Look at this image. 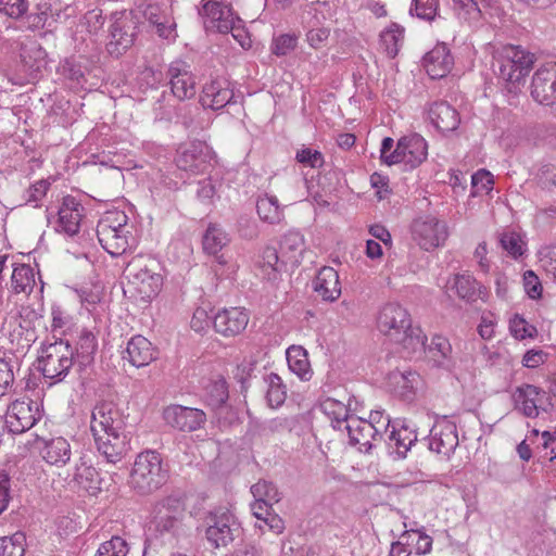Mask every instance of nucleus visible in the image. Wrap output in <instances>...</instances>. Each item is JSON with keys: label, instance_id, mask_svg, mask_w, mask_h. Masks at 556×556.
<instances>
[{"label": "nucleus", "instance_id": "nucleus-27", "mask_svg": "<svg viewBox=\"0 0 556 556\" xmlns=\"http://www.w3.org/2000/svg\"><path fill=\"white\" fill-rule=\"evenodd\" d=\"M447 289L467 303H473L479 299L484 300L488 294L486 288L469 274H455L448 279Z\"/></svg>", "mask_w": 556, "mask_h": 556}, {"label": "nucleus", "instance_id": "nucleus-35", "mask_svg": "<svg viewBox=\"0 0 556 556\" xmlns=\"http://www.w3.org/2000/svg\"><path fill=\"white\" fill-rule=\"evenodd\" d=\"M304 237L299 231H289L280 240L281 263L300 265L305 250Z\"/></svg>", "mask_w": 556, "mask_h": 556}, {"label": "nucleus", "instance_id": "nucleus-17", "mask_svg": "<svg viewBox=\"0 0 556 556\" xmlns=\"http://www.w3.org/2000/svg\"><path fill=\"white\" fill-rule=\"evenodd\" d=\"M428 155V143L418 134L402 137L392 151L391 162L404 163L409 168L419 166Z\"/></svg>", "mask_w": 556, "mask_h": 556}, {"label": "nucleus", "instance_id": "nucleus-23", "mask_svg": "<svg viewBox=\"0 0 556 556\" xmlns=\"http://www.w3.org/2000/svg\"><path fill=\"white\" fill-rule=\"evenodd\" d=\"M39 418L37 403L15 401L9 408L5 422L10 432L20 434L33 428Z\"/></svg>", "mask_w": 556, "mask_h": 556}, {"label": "nucleus", "instance_id": "nucleus-33", "mask_svg": "<svg viewBox=\"0 0 556 556\" xmlns=\"http://www.w3.org/2000/svg\"><path fill=\"white\" fill-rule=\"evenodd\" d=\"M314 291L326 302H334L341 295L339 274L329 266L323 267L313 280Z\"/></svg>", "mask_w": 556, "mask_h": 556}, {"label": "nucleus", "instance_id": "nucleus-57", "mask_svg": "<svg viewBox=\"0 0 556 556\" xmlns=\"http://www.w3.org/2000/svg\"><path fill=\"white\" fill-rule=\"evenodd\" d=\"M394 379H396L397 384H401V396L404 399H410V396L415 393V388L419 380V375L413 371L400 372L399 375H394Z\"/></svg>", "mask_w": 556, "mask_h": 556}, {"label": "nucleus", "instance_id": "nucleus-51", "mask_svg": "<svg viewBox=\"0 0 556 556\" xmlns=\"http://www.w3.org/2000/svg\"><path fill=\"white\" fill-rule=\"evenodd\" d=\"M439 10V0H412L409 14L420 20L432 22Z\"/></svg>", "mask_w": 556, "mask_h": 556}, {"label": "nucleus", "instance_id": "nucleus-55", "mask_svg": "<svg viewBox=\"0 0 556 556\" xmlns=\"http://www.w3.org/2000/svg\"><path fill=\"white\" fill-rule=\"evenodd\" d=\"M509 330L511 334L519 340L533 338L536 334V328L528 325L526 319L518 314L510 319Z\"/></svg>", "mask_w": 556, "mask_h": 556}, {"label": "nucleus", "instance_id": "nucleus-1", "mask_svg": "<svg viewBox=\"0 0 556 556\" xmlns=\"http://www.w3.org/2000/svg\"><path fill=\"white\" fill-rule=\"evenodd\" d=\"M377 327L380 332L407 350L416 351L425 348L426 336L419 327L412 326L407 309L397 303H388L381 307L377 317Z\"/></svg>", "mask_w": 556, "mask_h": 556}, {"label": "nucleus", "instance_id": "nucleus-25", "mask_svg": "<svg viewBox=\"0 0 556 556\" xmlns=\"http://www.w3.org/2000/svg\"><path fill=\"white\" fill-rule=\"evenodd\" d=\"M85 207L72 195H66L58 210L55 231L73 237L78 233Z\"/></svg>", "mask_w": 556, "mask_h": 556}, {"label": "nucleus", "instance_id": "nucleus-46", "mask_svg": "<svg viewBox=\"0 0 556 556\" xmlns=\"http://www.w3.org/2000/svg\"><path fill=\"white\" fill-rule=\"evenodd\" d=\"M275 247H266L262 252L261 269L268 281H276L287 263H281V254Z\"/></svg>", "mask_w": 556, "mask_h": 556}, {"label": "nucleus", "instance_id": "nucleus-54", "mask_svg": "<svg viewBox=\"0 0 556 556\" xmlns=\"http://www.w3.org/2000/svg\"><path fill=\"white\" fill-rule=\"evenodd\" d=\"M500 243L511 257L518 258L523 255V242L516 232H505L500 238Z\"/></svg>", "mask_w": 556, "mask_h": 556}, {"label": "nucleus", "instance_id": "nucleus-34", "mask_svg": "<svg viewBox=\"0 0 556 556\" xmlns=\"http://www.w3.org/2000/svg\"><path fill=\"white\" fill-rule=\"evenodd\" d=\"M43 445L40 455L46 463L56 467L65 466L72 457L71 443L63 437H55L49 440L41 439Z\"/></svg>", "mask_w": 556, "mask_h": 556}, {"label": "nucleus", "instance_id": "nucleus-39", "mask_svg": "<svg viewBox=\"0 0 556 556\" xmlns=\"http://www.w3.org/2000/svg\"><path fill=\"white\" fill-rule=\"evenodd\" d=\"M256 213L262 222L270 225L279 224L283 218L277 197L267 193L257 198Z\"/></svg>", "mask_w": 556, "mask_h": 556}, {"label": "nucleus", "instance_id": "nucleus-60", "mask_svg": "<svg viewBox=\"0 0 556 556\" xmlns=\"http://www.w3.org/2000/svg\"><path fill=\"white\" fill-rule=\"evenodd\" d=\"M51 184L47 179H40L35 184L30 185L26 190V203H34L35 207H38V202L47 194Z\"/></svg>", "mask_w": 556, "mask_h": 556}, {"label": "nucleus", "instance_id": "nucleus-36", "mask_svg": "<svg viewBox=\"0 0 556 556\" xmlns=\"http://www.w3.org/2000/svg\"><path fill=\"white\" fill-rule=\"evenodd\" d=\"M228 242V235L222 227L215 224L208 225L203 235V249L206 253L214 255L220 265H225L227 260L224 257V254L218 253Z\"/></svg>", "mask_w": 556, "mask_h": 556}, {"label": "nucleus", "instance_id": "nucleus-49", "mask_svg": "<svg viewBox=\"0 0 556 556\" xmlns=\"http://www.w3.org/2000/svg\"><path fill=\"white\" fill-rule=\"evenodd\" d=\"M26 536L15 532L9 536H0V556H24Z\"/></svg>", "mask_w": 556, "mask_h": 556}, {"label": "nucleus", "instance_id": "nucleus-8", "mask_svg": "<svg viewBox=\"0 0 556 556\" xmlns=\"http://www.w3.org/2000/svg\"><path fill=\"white\" fill-rule=\"evenodd\" d=\"M74 355H76L77 381L83 390L91 388L96 380L94 355L98 350L96 334L87 329H83L76 341Z\"/></svg>", "mask_w": 556, "mask_h": 556}, {"label": "nucleus", "instance_id": "nucleus-4", "mask_svg": "<svg viewBox=\"0 0 556 556\" xmlns=\"http://www.w3.org/2000/svg\"><path fill=\"white\" fill-rule=\"evenodd\" d=\"M168 478L161 454L146 451L137 455L130 472V488L139 495L146 496L162 488Z\"/></svg>", "mask_w": 556, "mask_h": 556}, {"label": "nucleus", "instance_id": "nucleus-64", "mask_svg": "<svg viewBox=\"0 0 556 556\" xmlns=\"http://www.w3.org/2000/svg\"><path fill=\"white\" fill-rule=\"evenodd\" d=\"M540 262L543 268L553 274L556 279V247H545L540 251Z\"/></svg>", "mask_w": 556, "mask_h": 556}, {"label": "nucleus", "instance_id": "nucleus-9", "mask_svg": "<svg viewBox=\"0 0 556 556\" xmlns=\"http://www.w3.org/2000/svg\"><path fill=\"white\" fill-rule=\"evenodd\" d=\"M410 232L413 240L425 251H431L443 245L448 237L446 223L432 215L414 219L410 225Z\"/></svg>", "mask_w": 556, "mask_h": 556}, {"label": "nucleus", "instance_id": "nucleus-11", "mask_svg": "<svg viewBox=\"0 0 556 556\" xmlns=\"http://www.w3.org/2000/svg\"><path fill=\"white\" fill-rule=\"evenodd\" d=\"M48 67V53L36 40H27L20 46L18 72L26 83H36L42 78Z\"/></svg>", "mask_w": 556, "mask_h": 556}, {"label": "nucleus", "instance_id": "nucleus-58", "mask_svg": "<svg viewBox=\"0 0 556 556\" xmlns=\"http://www.w3.org/2000/svg\"><path fill=\"white\" fill-rule=\"evenodd\" d=\"M14 380L13 366L4 358H0V397L12 391Z\"/></svg>", "mask_w": 556, "mask_h": 556}, {"label": "nucleus", "instance_id": "nucleus-3", "mask_svg": "<svg viewBox=\"0 0 556 556\" xmlns=\"http://www.w3.org/2000/svg\"><path fill=\"white\" fill-rule=\"evenodd\" d=\"M159 264L153 258L135 256L124 269L127 287L124 293H129L136 301L150 302L162 289V275L156 273Z\"/></svg>", "mask_w": 556, "mask_h": 556}, {"label": "nucleus", "instance_id": "nucleus-62", "mask_svg": "<svg viewBox=\"0 0 556 556\" xmlns=\"http://www.w3.org/2000/svg\"><path fill=\"white\" fill-rule=\"evenodd\" d=\"M459 15L470 24H478L482 21L485 11L479 7L476 0L466 2L463 8H459Z\"/></svg>", "mask_w": 556, "mask_h": 556}, {"label": "nucleus", "instance_id": "nucleus-53", "mask_svg": "<svg viewBox=\"0 0 556 556\" xmlns=\"http://www.w3.org/2000/svg\"><path fill=\"white\" fill-rule=\"evenodd\" d=\"M296 45L298 36L295 34H282L273 39L270 50L277 56H285L292 52Z\"/></svg>", "mask_w": 556, "mask_h": 556}, {"label": "nucleus", "instance_id": "nucleus-29", "mask_svg": "<svg viewBox=\"0 0 556 556\" xmlns=\"http://www.w3.org/2000/svg\"><path fill=\"white\" fill-rule=\"evenodd\" d=\"M454 65V59L446 43H438L424 56V66L432 79L445 77Z\"/></svg>", "mask_w": 556, "mask_h": 556}, {"label": "nucleus", "instance_id": "nucleus-48", "mask_svg": "<svg viewBox=\"0 0 556 556\" xmlns=\"http://www.w3.org/2000/svg\"><path fill=\"white\" fill-rule=\"evenodd\" d=\"M126 231H132V225L128 224V216L123 211H108L98 222L96 230H106L112 229V231H117L121 229Z\"/></svg>", "mask_w": 556, "mask_h": 556}, {"label": "nucleus", "instance_id": "nucleus-41", "mask_svg": "<svg viewBox=\"0 0 556 556\" xmlns=\"http://www.w3.org/2000/svg\"><path fill=\"white\" fill-rule=\"evenodd\" d=\"M404 27L397 23H391L389 27L380 34V46L387 55L395 58L404 40Z\"/></svg>", "mask_w": 556, "mask_h": 556}, {"label": "nucleus", "instance_id": "nucleus-24", "mask_svg": "<svg viewBox=\"0 0 556 556\" xmlns=\"http://www.w3.org/2000/svg\"><path fill=\"white\" fill-rule=\"evenodd\" d=\"M166 76L169 79L170 91L176 99L184 101L195 96L194 77L184 61L172 62Z\"/></svg>", "mask_w": 556, "mask_h": 556}, {"label": "nucleus", "instance_id": "nucleus-30", "mask_svg": "<svg viewBox=\"0 0 556 556\" xmlns=\"http://www.w3.org/2000/svg\"><path fill=\"white\" fill-rule=\"evenodd\" d=\"M428 117L431 124L443 134L456 130L460 123L458 112L446 101L432 103L428 110Z\"/></svg>", "mask_w": 556, "mask_h": 556}, {"label": "nucleus", "instance_id": "nucleus-2", "mask_svg": "<svg viewBox=\"0 0 556 556\" xmlns=\"http://www.w3.org/2000/svg\"><path fill=\"white\" fill-rule=\"evenodd\" d=\"M535 55L520 46L507 45L495 56L497 74L505 81V89L514 97L518 96L526 84V78L535 63Z\"/></svg>", "mask_w": 556, "mask_h": 556}, {"label": "nucleus", "instance_id": "nucleus-14", "mask_svg": "<svg viewBox=\"0 0 556 556\" xmlns=\"http://www.w3.org/2000/svg\"><path fill=\"white\" fill-rule=\"evenodd\" d=\"M513 400L515 408L529 418L536 417L539 409L547 412L553 407L551 399L546 396V392L543 389L528 383L516 388Z\"/></svg>", "mask_w": 556, "mask_h": 556}, {"label": "nucleus", "instance_id": "nucleus-5", "mask_svg": "<svg viewBox=\"0 0 556 556\" xmlns=\"http://www.w3.org/2000/svg\"><path fill=\"white\" fill-rule=\"evenodd\" d=\"M36 363L37 369L50 384L65 381L71 370H76L74 349L68 341L62 339L42 345Z\"/></svg>", "mask_w": 556, "mask_h": 556}, {"label": "nucleus", "instance_id": "nucleus-32", "mask_svg": "<svg viewBox=\"0 0 556 556\" xmlns=\"http://www.w3.org/2000/svg\"><path fill=\"white\" fill-rule=\"evenodd\" d=\"M417 441V432L405 420H396L392 425L389 434V445L394 448L396 458L403 459L407 456V452Z\"/></svg>", "mask_w": 556, "mask_h": 556}, {"label": "nucleus", "instance_id": "nucleus-12", "mask_svg": "<svg viewBox=\"0 0 556 556\" xmlns=\"http://www.w3.org/2000/svg\"><path fill=\"white\" fill-rule=\"evenodd\" d=\"M239 98L242 96L240 92L236 94L231 81L224 77H217L203 86L200 103L204 109L219 111L227 105L236 104Z\"/></svg>", "mask_w": 556, "mask_h": 556}, {"label": "nucleus", "instance_id": "nucleus-40", "mask_svg": "<svg viewBox=\"0 0 556 556\" xmlns=\"http://www.w3.org/2000/svg\"><path fill=\"white\" fill-rule=\"evenodd\" d=\"M286 354L290 370L302 380H309L312 371L307 351L301 345H291Z\"/></svg>", "mask_w": 556, "mask_h": 556}, {"label": "nucleus", "instance_id": "nucleus-38", "mask_svg": "<svg viewBox=\"0 0 556 556\" xmlns=\"http://www.w3.org/2000/svg\"><path fill=\"white\" fill-rule=\"evenodd\" d=\"M429 353L434 366L451 371L454 368L452 359V345L450 341L442 336H434L429 345Z\"/></svg>", "mask_w": 556, "mask_h": 556}, {"label": "nucleus", "instance_id": "nucleus-19", "mask_svg": "<svg viewBox=\"0 0 556 556\" xmlns=\"http://www.w3.org/2000/svg\"><path fill=\"white\" fill-rule=\"evenodd\" d=\"M211 160L208 146L200 140L180 144L175 162L179 169L192 173L203 172Z\"/></svg>", "mask_w": 556, "mask_h": 556}, {"label": "nucleus", "instance_id": "nucleus-44", "mask_svg": "<svg viewBox=\"0 0 556 556\" xmlns=\"http://www.w3.org/2000/svg\"><path fill=\"white\" fill-rule=\"evenodd\" d=\"M59 72L64 78L83 86L87 81L86 74L89 68L81 58L72 56L60 64Z\"/></svg>", "mask_w": 556, "mask_h": 556}, {"label": "nucleus", "instance_id": "nucleus-16", "mask_svg": "<svg viewBox=\"0 0 556 556\" xmlns=\"http://www.w3.org/2000/svg\"><path fill=\"white\" fill-rule=\"evenodd\" d=\"M199 15L206 18L204 21L206 30H216L222 34L235 30L236 22H241L229 5L214 0H207L199 10Z\"/></svg>", "mask_w": 556, "mask_h": 556}, {"label": "nucleus", "instance_id": "nucleus-47", "mask_svg": "<svg viewBox=\"0 0 556 556\" xmlns=\"http://www.w3.org/2000/svg\"><path fill=\"white\" fill-rule=\"evenodd\" d=\"M267 383L266 401L268 406L277 408L281 406L287 399V387L283 384L278 374L270 372L265 377Z\"/></svg>", "mask_w": 556, "mask_h": 556}, {"label": "nucleus", "instance_id": "nucleus-21", "mask_svg": "<svg viewBox=\"0 0 556 556\" xmlns=\"http://www.w3.org/2000/svg\"><path fill=\"white\" fill-rule=\"evenodd\" d=\"M531 97L543 105L556 103V63L535 71L531 81Z\"/></svg>", "mask_w": 556, "mask_h": 556}, {"label": "nucleus", "instance_id": "nucleus-22", "mask_svg": "<svg viewBox=\"0 0 556 556\" xmlns=\"http://www.w3.org/2000/svg\"><path fill=\"white\" fill-rule=\"evenodd\" d=\"M344 428L348 431L350 444L359 445L361 452L368 453L375 442L383 439V432L377 426L359 417L352 416Z\"/></svg>", "mask_w": 556, "mask_h": 556}, {"label": "nucleus", "instance_id": "nucleus-45", "mask_svg": "<svg viewBox=\"0 0 556 556\" xmlns=\"http://www.w3.org/2000/svg\"><path fill=\"white\" fill-rule=\"evenodd\" d=\"M251 493L256 501V508L262 509L263 505L271 507L273 504L280 501L277 486L269 481L261 480L251 486Z\"/></svg>", "mask_w": 556, "mask_h": 556}, {"label": "nucleus", "instance_id": "nucleus-13", "mask_svg": "<svg viewBox=\"0 0 556 556\" xmlns=\"http://www.w3.org/2000/svg\"><path fill=\"white\" fill-rule=\"evenodd\" d=\"M92 435L98 455L108 464L122 462L130 451V439L125 429Z\"/></svg>", "mask_w": 556, "mask_h": 556}, {"label": "nucleus", "instance_id": "nucleus-20", "mask_svg": "<svg viewBox=\"0 0 556 556\" xmlns=\"http://www.w3.org/2000/svg\"><path fill=\"white\" fill-rule=\"evenodd\" d=\"M125 429L123 415L116 404L101 401L96 404L91 413L90 430L92 434Z\"/></svg>", "mask_w": 556, "mask_h": 556}, {"label": "nucleus", "instance_id": "nucleus-37", "mask_svg": "<svg viewBox=\"0 0 556 556\" xmlns=\"http://www.w3.org/2000/svg\"><path fill=\"white\" fill-rule=\"evenodd\" d=\"M73 481L90 495H96L102 490V479L98 470L85 463L76 466Z\"/></svg>", "mask_w": 556, "mask_h": 556}, {"label": "nucleus", "instance_id": "nucleus-18", "mask_svg": "<svg viewBox=\"0 0 556 556\" xmlns=\"http://www.w3.org/2000/svg\"><path fill=\"white\" fill-rule=\"evenodd\" d=\"M163 417L168 426L182 432L199 430L206 421V415L202 409L178 404L167 406Z\"/></svg>", "mask_w": 556, "mask_h": 556}, {"label": "nucleus", "instance_id": "nucleus-15", "mask_svg": "<svg viewBox=\"0 0 556 556\" xmlns=\"http://www.w3.org/2000/svg\"><path fill=\"white\" fill-rule=\"evenodd\" d=\"M458 433L456 424L446 416L438 418L432 426L429 437V450L450 457L458 446Z\"/></svg>", "mask_w": 556, "mask_h": 556}, {"label": "nucleus", "instance_id": "nucleus-50", "mask_svg": "<svg viewBox=\"0 0 556 556\" xmlns=\"http://www.w3.org/2000/svg\"><path fill=\"white\" fill-rule=\"evenodd\" d=\"M206 402L213 408L222 407L228 400V387L224 379L211 382L206 387Z\"/></svg>", "mask_w": 556, "mask_h": 556}, {"label": "nucleus", "instance_id": "nucleus-6", "mask_svg": "<svg viewBox=\"0 0 556 556\" xmlns=\"http://www.w3.org/2000/svg\"><path fill=\"white\" fill-rule=\"evenodd\" d=\"M110 22L105 48L112 58L118 59L132 47L139 21L132 12L122 11L112 13Z\"/></svg>", "mask_w": 556, "mask_h": 556}, {"label": "nucleus", "instance_id": "nucleus-43", "mask_svg": "<svg viewBox=\"0 0 556 556\" xmlns=\"http://www.w3.org/2000/svg\"><path fill=\"white\" fill-rule=\"evenodd\" d=\"M320 409L327 416L331 418L332 427L334 429H341L343 425L352 417L346 405L332 397H326L320 402Z\"/></svg>", "mask_w": 556, "mask_h": 556}, {"label": "nucleus", "instance_id": "nucleus-7", "mask_svg": "<svg viewBox=\"0 0 556 556\" xmlns=\"http://www.w3.org/2000/svg\"><path fill=\"white\" fill-rule=\"evenodd\" d=\"M185 509L182 496L178 494L165 496L153 505L151 525L161 535L165 533L178 535L182 527Z\"/></svg>", "mask_w": 556, "mask_h": 556}, {"label": "nucleus", "instance_id": "nucleus-26", "mask_svg": "<svg viewBox=\"0 0 556 556\" xmlns=\"http://www.w3.org/2000/svg\"><path fill=\"white\" fill-rule=\"evenodd\" d=\"M249 314L244 308L230 307L218 311L213 316L212 325L224 337H235L248 326Z\"/></svg>", "mask_w": 556, "mask_h": 556}, {"label": "nucleus", "instance_id": "nucleus-63", "mask_svg": "<svg viewBox=\"0 0 556 556\" xmlns=\"http://www.w3.org/2000/svg\"><path fill=\"white\" fill-rule=\"evenodd\" d=\"M538 184L542 189H552L556 187V166L553 164H544L536 175Z\"/></svg>", "mask_w": 556, "mask_h": 556}, {"label": "nucleus", "instance_id": "nucleus-42", "mask_svg": "<svg viewBox=\"0 0 556 556\" xmlns=\"http://www.w3.org/2000/svg\"><path fill=\"white\" fill-rule=\"evenodd\" d=\"M35 287V273L30 265L18 264L13 268L11 288L14 293L29 294Z\"/></svg>", "mask_w": 556, "mask_h": 556}, {"label": "nucleus", "instance_id": "nucleus-28", "mask_svg": "<svg viewBox=\"0 0 556 556\" xmlns=\"http://www.w3.org/2000/svg\"><path fill=\"white\" fill-rule=\"evenodd\" d=\"M101 247L113 257H117L137 245L132 231L112 229L96 230Z\"/></svg>", "mask_w": 556, "mask_h": 556}, {"label": "nucleus", "instance_id": "nucleus-56", "mask_svg": "<svg viewBox=\"0 0 556 556\" xmlns=\"http://www.w3.org/2000/svg\"><path fill=\"white\" fill-rule=\"evenodd\" d=\"M28 1L27 0H0V13L11 17L20 18L27 14Z\"/></svg>", "mask_w": 556, "mask_h": 556}, {"label": "nucleus", "instance_id": "nucleus-31", "mask_svg": "<svg viewBox=\"0 0 556 556\" xmlns=\"http://www.w3.org/2000/svg\"><path fill=\"white\" fill-rule=\"evenodd\" d=\"M123 358L137 368L144 367L156 358V350L147 338L138 334L127 342Z\"/></svg>", "mask_w": 556, "mask_h": 556}, {"label": "nucleus", "instance_id": "nucleus-10", "mask_svg": "<svg viewBox=\"0 0 556 556\" xmlns=\"http://www.w3.org/2000/svg\"><path fill=\"white\" fill-rule=\"evenodd\" d=\"M241 533L240 523L229 510L218 509L207 517L205 535L215 548L227 546Z\"/></svg>", "mask_w": 556, "mask_h": 556}, {"label": "nucleus", "instance_id": "nucleus-59", "mask_svg": "<svg viewBox=\"0 0 556 556\" xmlns=\"http://www.w3.org/2000/svg\"><path fill=\"white\" fill-rule=\"evenodd\" d=\"M523 287L528 296L532 300H539L542 296V283L533 270H526L523 274Z\"/></svg>", "mask_w": 556, "mask_h": 556}, {"label": "nucleus", "instance_id": "nucleus-61", "mask_svg": "<svg viewBox=\"0 0 556 556\" xmlns=\"http://www.w3.org/2000/svg\"><path fill=\"white\" fill-rule=\"evenodd\" d=\"M295 159L299 163L311 166L313 168H318L324 165V156L321 152L311 148H303L299 150L296 152Z\"/></svg>", "mask_w": 556, "mask_h": 556}, {"label": "nucleus", "instance_id": "nucleus-52", "mask_svg": "<svg viewBox=\"0 0 556 556\" xmlns=\"http://www.w3.org/2000/svg\"><path fill=\"white\" fill-rule=\"evenodd\" d=\"M127 553V542L123 538L114 535L99 546L96 556H126Z\"/></svg>", "mask_w": 556, "mask_h": 556}]
</instances>
